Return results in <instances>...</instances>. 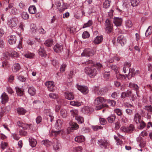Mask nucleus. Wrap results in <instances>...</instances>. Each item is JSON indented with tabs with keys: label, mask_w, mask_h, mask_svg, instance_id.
<instances>
[{
	"label": "nucleus",
	"mask_w": 152,
	"mask_h": 152,
	"mask_svg": "<svg viewBox=\"0 0 152 152\" xmlns=\"http://www.w3.org/2000/svg\"><path fill=\"white\" fill-rule=\"evenodd\" d=\"M85 72L91 77H94L97 73V72L96 69L92 67H86Z\"/></svg>",
	"instance_id": "f257e3e1"
},
{
	"label": "nucleus",
	"mask_w": 152,
	"mask_h": 152,
	"mask_svg": "<svg viewBox=\"0 0 152 152\" xmlns=\"http://www.w3.org/2000/svg\"><path fill=\"white\" fill-rule=\"evenodd\" d=\"M18 23V19L16 18H12L8 20L7 22L8 25L12 29H16L17 25Z\"/></svg>",
	"instance_id": "f03ea898"
},
{
	"label": "nucleus",
	"mask_w": 152,
	"mask_h": 152,
	"mask_svg": "<svg viewBox=\"0 0 152 152\" xmlns=\"http://www.w3.org/2000/svg\"><path fill=\"white\" fill-rule=\"evenodd\" d=\"M98 143L101 148H108L110 145L109 141L104 139L98 140Z\"/></svg>",
	"instance_id": "7ed1b4c3"
},
{
	"label": "nucleus",
	"mask_w": 152,
	"mask_h": 152,
	"mask_svg": "<svg viewBox=\"0 0 152 152\" xmlns=\"http://www.w3.org/2000/svg\"><path fill=\"white\" fill-rule=\"evenodd\" d=\"M94 51L93 50L90 49H85L83 52L81 53V56H92L94 55Z\"/></svg>",
	"instance_id": "20e7f679"
},
{
	"label": "nucleus",
	"mask_w": 152,
	"mask_h": 152,
	"mask_svg": "<svg viewBox=\"0 0 152 152\" xmlns=\"http://www.w3.org/2000/svg\"><path fill=\"white\" fill-rule=\"evenodd\" d=\"M105 30L107 33H109L112 31L113 30V25L111 24L110 20L107 19L105 22Z\"/></svg>",
	"instance_id": "39448f33"
},
{
	"label": "nucleus",
	"mask_w": 152,
	"mask_h": 152,
	"mask_svg": "<svg viewBox=\"0 0 152 152\" xmlns=\"http://www.w3.org/2000/svg\"><path fill=\"white\" fill-rule=\"evenodd\" d=\"M17 125L19 127H22L23 129H31L32 125H28L27 124L23 123L22 121H19L17 123Z\"/></svg>",
	"instance_id": "423d86ee"
},
{
	"label": "nucleus",
	"mask_w": 152,
	"mask_h": 152,
	"mask_svg": "<svg viewBox=\"0 0 152 152\" xmlns=\"http://www.w3.org/2000/svg\"><path fill=\"white\" fill-rule=\"evenodd\" d=\"M45 85L50 91H53L55 90V85L53 81L47 82L45 83Z\"/></svg>",
	"instance_id": "0eeeda50"
},
{
	"label": "nucleus",
	"mask_w": 152,
	"mask_h": 152,
	"mask_svg": "<svg viewBox=\"0 0 152 152\" xmlns=\"http://www.w3.org/2000/svg\"><path fill=\"white\" fill-rule=\"evenodd\" d=\"M134 126L132 124L130 125L128 127L123 126L121 128V130L122 131L128 133H131L134 130Z\"/></svg>",
	"instance_id": "6e6552de"
},
{
	"label": "nucleus",
	"mask_w": 152,
	"mask_h": 152,
	"mask_svg": "<svg viewBox=\"0 0 152 152\" xmlns=\"http://www.w3.org/2000/svg\"><path fill=\"white\" fill-rule=\"evenodd\" d=\"M76 88L83 94H86L88 92V88L86 86H81L77 85H76Z\"/></svg>",
	"instance_id": "1a4fd4ad"
},
{
	"label": "nucleus",
	"mask_w": 152,
	"mask_h": 152,
	"mask_svg": "<svg viewBox=\"0 0 152 152\" xmlns=\"http://www.w3.org/2000/svg\"><path fill=\"white\" fill-rule=\"evenodd\" d=\"M117 41L122 46L124 45L126 42V39L123 35H121L118 36Z\"/></svg>",
	"instance_id": "9d476101"
},
{
	"label": "nucleus",
	"mask_w": 152,
	"mask_h": 152,
	"mask_svg": "<svg viewBox=\"0 0 152 152\" xmlns=\"http://www.w3.org/2000/svg\"><path fill=\"white\" fill-rule=\"evenodd\" d=\"M83 64H93V65L98 69H100L102 67V65L99 63H96L94 64L92 60H88L86 62H84L82 63Z\"/></svg>",
	"instance_id": "9b49d317"
},
{
	"label": "nucleus",
	"mask_w": 152,
	"mask_h": 152,
	"mask_svg": "<svg viewBox=\"0 0 152 152\" xmlns=\"http://www.w3.org/2000/svg\"><path fill=\"white\" fill-rule=\"evenodd\" d=\"M108 91V89L106 88H96L95 90V93L99 95L104 94Z\"/></svg>",
	"instance_id": "f8f14e48"
},
{
	"label": "nucleus",
	"mask_w": 152,
	"mask_h": 152,
	"mask_svg": "<svg viewBox=\"0 0 152 152\" xmlns=\"http://www.w3.org/2000/svg\"><path fill=\"white\" fill-rule=\"evenodd\" d=\"M106 102V99L102 97L97 98L95 101V103L96 104H104Z\"/></svg>",
	"instance_id": "ddd939ff"
},
{
	"label": "nucleus",
	"mask_w": 152,
	"mask_h": 152,
	"mask_svg": "<svg viewBox=\"0 0 152 152\" xmlns=\"http://www.w3.org/2000/svg\"><path fill=\"white\" fill-rule=\"evenodd\" d=\"M10 108V106H7L4 107L2 109L1 112H0V118L4 114H5L9 112Z\"/></svg>",
	"instance_id": "4468645a"
},
{
	"label": "nucleus",
	"mask_w": 152,
	"mask_h": 152,
	"mask_svg": "<svg viewBox=\"0 0 152 152\" xmlns=\"http://www.w3.org/2000/svg\"><path fill=\"white\" fill-rule=\"evenodd\" d=\"M1 103L3 104H4L7 102L8 100V95L5 93H3L1 96Z\"/></svg>",
	"instance_id": "2eb2a0df"
},
{
	"label": "nucleus",
	"mask_w": 152,
	"mask_h": 152,
	"mask_svg": "<svg viewBox=\"0 0 152 152\" xmlns=\"http://www.w3.org/2000/svg\"><path fill=\"white\" fill-rule=\"evenodd\" d=\"M123 137L119 134H117V136H114V139L117 141V144L118 145H121L123 143V141L120 140V139L123 138Z\"/></svg>",
	"instance_id": "dca6fc26"
},
{
	"label": "nucleus",
	"mask_w": 152,
	"mask_h": 152,
	"mask_svg": "<svg viewBox=\"0 0 152 152\" xmlns=\"http://www.w3.org/2000/svg\"><path fill=\"white\" fill-rule=\"evenodd\" d=\"M60 133L61 134L63 138H66V137L63 135L64 134H65L64 131L63 130H59L57 131H52L51 132L50 135L56 136Z\"/></svg>",
	"instance_id": "f3484780"
},
{
	"label": "nucleus",
	"mask_w": 152,
	"mask_h": 152,
	"mask_svg": "<svg viewBox=\"0 0 152 152\" xmlns=\"http://www.w3.org/2000/svg\"><path fill=\"white\" fill-rule=\"evenodd\" d=\"M142 120L141 116L140 114L138 113H136L134 117V121L137 124H138Z\"/></svg>",
	"instance_id": "a211bd4d"
},
{
	"label": "nucleus",
	"mask_w": 152,
	"mask_h": 152,
	"mask_svg": "<svg viewBox=\"0 0 152 152\" xmlns=\"http://www.w3.org/2000/svg\"><path fill=\"white\" fill-rule=\"evenodd\" d=\"M122 21V19L121 18L115 17L114 18L113 23L115 26H119L121 25Z\"/></svg>",
	"instance_id": "6ab92c4d"
},
{
	"label": "nucleus",
	"mask_w": 152,
	"mask_h": 152,
	"mask_svg": "<svg viewBox=\"0 0 152 152\" xmlns=\"http://www.w3.org/2000/svg\"><path fill=\"white\" fill-rule=\"evenodd\" d=\"M54 51L56 53H59L61 52L63 50L62 45L59 44H56L53 47Z\"/></svg>",
	"instance_id": "aec40b11"
},
{
	"label": "nucleus",
	"mask_w": 152,
	"mask_h": 152,
	"mask_svg": "<svg viewBox=\"0 0 152 152\" xmlns=\"http://www.w3.org/2000/svg\"><path fill=\"white\" fill-rule=\"evenodd\" d=\"M53 148L54 150H56L60 148V144L56 139H55L53 142Z\"/></svg>",
	"instance_id": "412c9836"
},
{
	"label": "nucleus",
	"mask_w": 152,
	"mask_h": 152,
	"mask_svg": "<svg viewBox=\"0 0 152 152\" xmlns=\"http://www.w3.org/2000/svg\"><path fill=\"white\" fill-rule=\"evenodd\" d=\"M66 98L69 100H72L74 98V95L72 92L68 91L66 92L65 93Z\"/></svg>",
	"instance_id": "4be33fe9"
},
{
	"label": "nucleus",
	"mask_w": 152,
	"mask_h": 152,
	"mask_svg": "<svg viewBox=\"0 0 152 152\" xmlns=\"http://www.w3.org/2000/svg\"><path fill=\"white\" fill-rule=\"evenodd\" d=\"M81 111L84 113L88 114L92 111V109L88 106H85L82 108Z\"/></svg>",
	"instance_id": "5701e85b"
},
{
	"label": "nucleus",
	"mask_w": 152,
	"mask_h": 152,
	"mask_svg": "<svg viewBox=\"0 0 152 152\" xmlns=\"http://www.w3.org/2000/svg\"><path fill=\"white\" fill-rule=\"evenodd\" d=\"M16 41L15 36L11 35L8 37V42L10 45H13L15 44Z\"/></svg>",
	"instance_id": "b1692460"
},
{
	"label": "nucleus",
	"mask_w": 152,
	"mask_h": 152,
	"mask_svg": "<svg viewBox=\"0 0 152 152\" xmlns=\"http://www.w3.org/2000/svg\"><path fill=\"white\" fill-rule=\"evenodd\" d=\"M75 140L77 142L80 143L84 141L85 140V138L83 136H79L75 138Z\"/></svg>",
	"instance_id": "393cba45"
},
{
	"label": "nucleus",
	"mask_w": 152,
	"mask_h": 152,
	"mask_svg": "<svg viewBox=\"0 0 152 152\" xmlns=\"http://www.w3.org/2000/svg\"><path fill=\"white\" fill-rule=\"evenodd\" d=\"M103 39L102 36H98L96 37L93 42L95 44H98L100 43Z\"/></svg>",
	"instance_id": "a878e982"
},
{
	"label": "nucleus",
	"mask_w": 152,
	"mask_h": 152,
	"mask_svg": "<svg viewBox=\"0 0 152 152\" xmlns=\"http://www.w3.org/2000/svg\"><path fill=\"white\" fill-rule=\"evenodd\" d=\"M23 31V25L22 23H21L20 24L19 27L16 29L15 31L18 35H20L21 33Z\"/></svg>",
	"instance_id": "bb28decb"
},
{
	"label": "nucleus",
	"mask_w": 152,
	"mask_h": 152,
	"mask_svg": "<svg viewBox=\"0 0 152 152\" xmlns=\"http://www.w3.org/2000/svg\"><path fill=\"white\" fill-rule=\"evenodd\" d=\"M53 40L51 39L46 40L44 42L45 45L48 47H51L53 45Z\"/></svg>",
	"instance_id": "cd10ccee"
},
{
	"label": "nucleus",
	"mask_w": 152,
	"mask_h": 152,
	"mask_svg": "<svg viewBox=\"0 0 152 152\" xmlns=\"http://www.w3.org/2000/svg\"><path fill=\"white\" fill-rule=\"evenodd\" d=\"M115 118V115L112 114L107 118V119L109 123H112L114 122Z\"/></svg>",
	"instance_id": "c85d7f7f"
},
{
	"label": "nucleus",
	"mask_w": 152,
	"mask_h": 152,
	"mask_svg": "<svg viewBox=\"0 0 152 152\" xmlns=\"http://www.w3.org/2000/svg\"><path fill=\"white\" fill-rule=\"evenodd\" d=\"M135 70L133 68H130L129 69V73L128 76V79H130L132 77H134L135 76Z\"/></svg>",
	"instance_id": "c756f323"
},
{
	"label": "nucleus",
	"mask_w": 152,
	"mask_h": 152,
	"mask_svg": "<svg viewBox=\"0 0 152 152\" xmlns=\"http://www.w3.org/2000/svg\"><path fill=\"white\" fill-rule=\"evenodd\" d=\"M39 54L42 57H45L46 54L43 48L41 47L39 50Z\"/></svg>",
	"instance_id": "7c9ffc66"
},
{
	"label": "nucleus",
	"mask_w": 152,
	"mask_h": 152,
	"mask_svg": "<svg viewBox=\"0 0 152 152\" xmlns=\"http://www.w3.org/2000/svg\"><path fill=\"white\" fill-rule=\"evenodd\" d=\"M62 121L59 119L57 120L55 124V126L56 128L58 129L61 128L62 127Z\"/></svg>",
	"instance_id": "2f4dec72"
},
{
	"label": "nucleus",
	"mask_w": 152,
	"mask_h": 152,
	"mask_svg": "<svg viewBox=\"0 0 152 152\" xmlns=\"http://www.w3.org/2000/svg\"><path fill=\"white\" fill-rule=\"evenodd\" d=\"M57 102L58 104H57L56 106V111L57 112L60 109V104L63 102V99H58L57 100Z\"/></svg>",
	"instance_id": "473e14b6"
},
{
	"label": "nucleus",
	"mask_w": 152,
	"mask_h": 152,
	"mask_svg": "<svg viewBox=\"0 0 152 152\" xmlns=\"http://www.w3.org/2000/svg\"><path fill=\"white\" fill-rule=\"evenodd\" d=\"M28 93L31 95L33 96L36 93V90L33 87H29L28 90Z\"/></svg>",
	"instance_id": "72a5a7b5"
},
{
	"label": "nucleus",
	"mask_w": 152,
	"mask_h": 152,
	"mask_svg": "<svg viewBox=\"0 0 152 152\" xmlns=\"http://www.w3.org/2000/svg\"><path fill=\"white\" fill-rule=\"evenodd\" d=\"M70 113L71 114V115L73 117L76 118L77 116H78V110L77 109H73L72 110H70Z\"/></svg>",
	"instance_id": "f704fd0d"
},
{
	"label": "nucleus",
	"mask_w": 152,
	"mask_h": 152,
	"mask_svg": "<svg viewBox=\"0 0 152 152\" xmlns=\"http://www.w3.org/2000/svg\"><path fill=\"white\" fill-rule=\"evenodd\" d=\"M20 69V66L18 63H15L14 64L12 69L13 71L14 72H17Z\"/></svg>",
	"instance_id": "c9c22d12"
},
{
	"label": "nucleus",
	"mask_w": 152,
	"mask_h": 152,
	"mask_svg": "<svg viewBox=\"0 0 152 152\" xmlns=\"http://www.w3.org/2000/svg\"><path fill=\"white\" fill-rule=\"evenodd\" d=\"M29 12L31 14H34L36 12V8L34 6L32 5L29 7L28 9Z\"/></svg>",
	"instance_id": "e433bc0d"
},
{
	"label": "nucleus",
	"mask_w": 152,
	"mask_h": 152,
	"mask_svg": "<svg viewBox=\"0 0 152 152\" xmlns=\"http://www.w3.org/2000/svg\"><path fill=\"white\" fill-rule=\"evenodd\" d=\"M83 102L78 101H71L70 102V104L71 105L76 107H79L81 106Z\"/></svg>",
	"instance_id": "4c0bfd02"
},
{
	"label": "nucleus",
	"mask_w": 152,
	"mask_h": 152,
	"mask_svg": "<svg viewBox=\"0 0 152 152\" xmlns=\"http://www.w3.org/2000/svg\"><path fill=\"white\" fill-rule=\"evenodd\" d=\"M16 93L17 95L19 96H23V90L20 88L16 87L15 88Z\"/></svg>",
	"instance_id": "58836bf2"
},
{
	"label": "nucleus",
	"mask_w": 152,
	"mask_h": 152,
	"mask_svg": "<svg viewBox=\"0 0 152 152\" xmlns=\"http://www.w3.org/2000/svg\"><path fill=\"white\" fill-rule=\"evenodd\" d=\"M129 86L130 88H133L134 90L136 91V94L137 96H138L137 91L138 90L139 87L137 84H135L133 83H130L129 84Z\"/></svg>",
	"instance_id": "ea45409f"
},
{
	"label": "nucleus",
	"mask_w": 152,
	"mask_h": 152,
	"mask_svg": "<svg viewBox=\"0 0 152 152\" xmlns=\"http://www.w3.org/2000/svg\"><path fill=\"white\" fill-rule=\"evenodd\" d=\"M29 142L30 145L32 147H35L37 144L36 140L34 139H29Z\"/></svg>",
	"instance_id": "a19ab883"
},
{
	"label": "nucleus",
	"mask_w": 152,
	"mask_h": 152,
	"mask_svg": "<svg viewBox=\"0 0 152 152\" xmlns=\"http://www.w3.org/2000/svg\"><path fill=\"white\" fill-rule=\"evenodd\" d=\"M42 143L47 147H50L52 144V142L48 140H43Z\"/></svg>",
	"instance_id": "79ce46f5"
},
{
	"label": "nucleus",
	"mask_w": 152,
	"mask_h": 152,
	"mask_svg": "<svg viewBox=\"0 0 152 152\" xmlns=\"http://www.w3.org/2000/svg\"><path fill=\"white\" fill-rule=\"evenodd\" d=\"M109 105L113 107H114L116 104V102L115 101L110 99H106V102Z\"/></svg>",
	"instance_id": "37998d69"
},
{
	"label": "nucleus",
	"mask_w": 152,
	"mask_h": 152,
	"mask_svg": "<svg viewBox=\"0 0 152 152\" xmlns=\"http://www.w3.org/2000/svg\"><path fill=\"white\" fill-rule=\"evenodd\" d=\"M17 112L19 115H24L26 113V110L22 108H18L17 109Z\"/></svg>",
	"instance_id": "c03bdc74"
},
{
	"label": "nucleus",
	"mask_w": 152,
	"mask_h": 152,
	"mask_svg": "<svg viewBox=\"0 0 152 152\" xmlns=\"http://www.w3.org/2000/svg\"><path fill=\"white\" fill-rule=\"evenodd\" d=\"M131 64L130 63L128 62H125L123 69L124 72L125 73H126V69L128 70V69L129 68Z\"/></svg>",
	"instance_id": "a18cd8bd"
},
{
	"label": "nucleus",
	"mask_w": 152,
	"mask_h": 152,
	"mask_svg": "<svg viewBox=\"0 0 152 152\" xmlns=\"http://www.w3.org/2000/svg\"><path fill=\"white\" fill-rule=\"evenodd\" d=\"M125 26L127 28H129L132 27L133 24L131 20H127L125 21Z\"/></svg>",
	"instance_id": "49530a36"
},
{
	"label": "nucleus",
	"mask_w": 152,
	"mask_h": 152,
	"mask_svg": "<svg viewBox=\"0 0 152 152\" xmlns=\"http://www.w3.org/2000/svg\"><path fill=\"white\" fill-rule=\"evenodd\" d=\"M67 8V7L66 4L63 3L60 8H59L58 10L60 12H62Z\"/></svg>",
	"instance_id": "de8ad7c7"
},
{
	"label": "nucleus",
	"mask_w": 152,
	"mask_h": 152,
	"mask_svg": "<svg viewBox=\"0 0 152 152\" xmlns=\"http://www.w3.org/2000/svg\"><path fill=\"white\" fill-rule=\"evenodd\" d=\"M152 32V26H149L148 29L146 31L145 35L146 36H148L151 35Z\"/></svg>",
	"instance_id": "09e8293b"
},
{
	"label": "nucleus",
	"mask_w": 152,
	"mask_h": 152,
	"mask_svg": "<svg viewBox=\"0 0 152 152\" xmlns=\"http://www.w3.org/2000/svg\"><path fill=\"white\" fill-rule=\"evenodd\" d=\"M21 17L24 20L28 19L29 18V16L28 13L25 12H23L21 14Z\"/></svg>",
	"instance_id": "8fccbe9b"
},
{
	"label": "nucleus",
	"mask_w": 152,
	"mask_h": 152,
	"mask_svg": "<svg viewBox=\"0 0 152 152\" xmlns=\"http://www.w3.org/2000/svg\"><path fill=\"white\" fill-rule=\"evenodd\" d=\"M110 0H106L103 4V7L105 8H108L110 5Z\"/></svg>",
	"instance_id": "3c124183"
},
{
	"label": "nucleus",
	"mask_w": 152,
	"mask_h": 152,
	"mask_svg": "<svg viewBox=\"0 0 152 152\" xmlns=\"http://www.w3.org/2000/svg\"><path fill=\"white\" fill-rule=\"evenodd\" d=\"M114 113H116L118 116H121L122 114V110L119 108H116L114 110Z\"/></svg>",
	"instance_id": "603ef678"
},
{
	"label": "nucleus",
	"mask_w": 152,
	"mask_h": 152,
	"mask_svg": "<svg viewBox=\"0 0 152 152\" xmlns=\"http://www.w3.org/2000/svg\"><path fill=\"white\" fill-rule=\"evenodd\" d=\"M131 5L133 7H136L139 4V2L138 0H131Z\"/></svg>",
	"instance_id": "864d4df0"
},
{
	"label": "nucleus",
	"mask_w": 152,
	"mask_h": 152,
	"mask_svg": "<svg viewBox=\"0 0 152 152\" xmlns=\"http://www.w3.org/2000/svg\"><path fill=\"white\" fill-rule=\"evenodd\" d=\"M46 114L47 116H48L50 118V121L52 122L54 118L53 117V114L52 113L49 111L48 110H47L46 111Z\"/></svg>",
	"instance_id": "5fc2aeb1"
},
{
	"label": "nucleus",
	"mask_w": 152,
	"mask_h": 152,
	"mask_svg": "<svg viewBox=\"0 0 152 152\" xmlns=\"http://www.w3.org/2000/svg\"><path fill=\"white\" fill-rule=\"evenodd\" d=\"M79 123L81 124L84 122V119L83 117L79 116V115L75 118Z\"/></svg>",
	"instance_id": "6e6d98bb"
},
{
	"label": "nucleus",
	"mask_w": 152,
	"mask_h": 152,
	"mask_svg": "<svg viewBox=\"0 0 152 152\" xmlns=\"http://www.w3.org/2000/svg\"><path fill=\"white\" fill-rule=\"evenodd\" d=\"M24 56L27 58H32L34 56V54L33 53L28 52L24 54Z\"/></svg>",
	"instance_id": "4d7b16f0"
},
{
	"label": "nucleus",
	"mask_w": 152,
	"mask_h": 152,
	"mask_svg": "<svg viewBox=\"0 0 152 152\" xmlns=\"http://www.w3.org/2000/svg\"><path fill=\"white\" fill-rule=\"evenodd\" d=\"M37 27L34 24H32L31 26V31L33 33H36L37 31Z\"/></svg>",
	"instance_id": "13d9d810"
},
{
	"label": "nucleus",
	"mask_w": 152,
	"mask_h": 152,
	"mask_svg": "<svg viewBox=\"0 0 152 152\" xmlns=\"http://www.w3.org/2000/svg\"><path fill=\"white\" fill-rule=\"evenodd\" d=\"M10 56L12 57H18L19 56V54L16 51L14 50H12L11 51Z\"/></svg>",
	"instance_id": "bf43d9fd"
},
{
	"label": "nucleus",
	"mask_w": 152,
	"mask_h": 152,
	"mask_svg": "<svg viewBox=\"0 0 152 152\" xmlns=\"http://www.w3.org/2000/svg\"><path fill=\"white\" fill-rule=\"evenodd\" d=\"M92 21L91 20H89L87 23H86L83 26V28H84L89 27L92 25Z\"/></svg>",
	"instance_id": "052dcab7"
},
{
	"label": "nucleus",
	"mask_w": 152,
	"mask_h": 152,
	"mask_svg": "<svg viewBox=\"0 0 152 152\" xmlns=\"http://www.w3.org/2000/svg\"><path fill=\"white\" fill-rule=\"evenodd\" d=\"M83 148L81 146H78L75 147L73 148L74 152H81Z\"/></svg>",
	"instance_id": "680f3d73"
},
{
	"label": "nucleus",
	"mask_w": 152,
	"mask_h": 152,
	"mask_svg": "<svg viewBox=\"0 0 152 152\" xmlns=\"http://www.w3.org/2000/svg\"><path fill=\"white\" fill-rule=\"evenodd\" d=\"M61 115L63 118L65 117L67 115L66 111L64 109H62L61 110Z\"/></svg>",
	"instance_id": "e2e57ef3"
},
{
	"label": "nucleus",
	"mask_w": 152,
	"mask_h": 152,
	"mask_svg": "<svg viewBox=\"0 0 152 152\" xmlns=\"http://www.w3.org/2000/svg\"><path fill=\"white\" fill-rule=\"evenodd\" d=\"M89 34L87 31H85L83 32L82 37L84 39H86L88 38L89 37Z\"/></svg>",
	"instance_id": "0e129e2a"
},
{
	"label": "nucleus",
	"mask_w": 152,
	"mask_h": 152,
	"mask_svg": "<svg viewBox=\"0 0 152 152\" xmlns=\"http://www.w3.org/2000/svg\"><path fill=\"white\" fill-rule=\"evenodd\" d=\"M3 56L5 59H9L10 57V55L8 52H6L3 53Z\"/></svg>",
	"instance_id": "69168bd1"
},
{
	"label": "nucleus",
	"mask_w": 152,
	"mask_h": 152,
	"mask_svg": "<svg viewBox=\"0 0 152 152\" xmlns=\"http://www.w3.org/2000/svg\"><path fill=\"white\" fill-rule=\"evenodd\" d=\"M9 11L10 13L13 14H16L17 11V9L14 7L10 9L9 10Z\"/></svg>",
	"instance_id": "338daca9"
},
{
	"label": "nucleus",
	"mask_w": 152,
	"mask_h": 152,
	"mask_svg": "<svg viewBox=\"0 0 152 152\" xmlns=\"http://www.w3.org/2000/svg\"><path fill=\"white\" fill-rule=\"evenodd\" d=\"M144 109L150 112H152V106L151 105L145 106Z\"/></svg>",
	"instance_id": "774afa93"
}]
</instances>
